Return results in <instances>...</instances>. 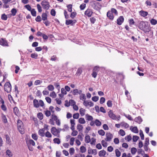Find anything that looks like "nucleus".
<instances>
[{
	"label": "nucleus",
	"mask_w": 157,
	"mask_h": 157,
	"mask_svg": "<svg viewBox=\"0 0 157 157\" xmlns=\"http://www.w3.org/2000/svg\"><path fill=\"white\" fill-rule=\"evenodd\" d=\"M98 133L100 135L103 136L105 135V132L102 129L98 130Z\"/></svg>",
	"instance_id": "41"
},
{
	"label": "nucleus",
	"mask_w": 157,
	"mask_h": 157,
	"mask_svg": "<svg viewBox=\"0 0 157 157\" xmlns=\"http://www.w3.org/2000/svg\"><path fill=\"white\" fill-rule=\"evenodd\" d=\"M130 129L131 130V131L134 133H138V130L136 127H133L132 129L130 128Z\"/></svg>",
	"instance_id": "25"
},
{
	"label": "nucleus",
	"mask_w": 157,
	"mask_h": 157,
	"mask_svg": "<svg viewBox=\"0 0 157 157\" xmlns=\"http://www.w3.org/2000/svg\"><path fill=\"white\" fill-rule=\"evenodd\" d=\"M115 152L116 156L119 157L121 156V153L118 149H116L115 150Z\"/></svg>",
	"instance_id": "30"
},
{
	"label": "nucleus",
	"mask_w": 157,
	"mask_h": 157,
	"mask_svg": "<svg viewBox=\"0 0 157 157\" xmlns=\"http://www.w3.org/2000/svg\"><path fill=\"white\" fill-rule=\"evenodd\" d=\"M68 8V11L70 12H71L72 11V5L69 4L67 6Z\"/></svg>",
	"instance_id": "37"
},
{
	"label": "nucleus",
	"mask_w": 157,
	"mask_h": 157,
	"mask_svg": "<svg viewBox=\"0 0 157 157\" xmlns=\"http://www.w3.org/2000/svg\"><path fill=\"white\" fill-rule=\"evenodd\" d=\"M140 135L141 137V139L144 140V135L142 130H140Z\"/></svg>",
	"instance_id": "46"
},
{
	"label": "nucleus",
	"mask_w": 157,
	"mask_h": 157,
	"mask_svg": "<svg viewBox=\"0 0 157 157\" xmlns=\"http://www.w3.org/2000/svg\"><path fill=\"white\" fill-rule=\"evenodd\" d=\"M58 59V58L56 57V56L55 55H54L53 56L51 57L50 60L52 61H56Z\"/></svg>",
	"instance_id": "45"
},
{
	"label": "nucleus",
	"mask_w": 157,
	"mask_h": 157,
	"mask_svg": "<svg viewBox=\"0 0 157 157\" xmlns=\"http://www.w3.org/2000/svg\"><path fill=\"white\" fill-rule=\"evenodd\" d=\"M65 23L67 25H71L72 26L73 25V21L72 20H66Z\"/></svg>",
	"instance_id": "23"
},
{
	"label": "nucleus",
	"mask_w": 157,
	"mask_h": 157,
	"mask_svg": "<svg viewBox=\"0 0 157 157\" xmlns=\"http://www.w3.org/2000/svg\"><path fill=\"white\" fill-rule=\"evenodd\" d=\"M45 136L47 137L50 138L51 137L52 135L50 133L48 132L47 131L45 134Z\"/></svg>",
	"instance_id": "54"
},
{
	"label": "nucleus",
	"mask_w": 157,
	"mask_h": 157,
	"mask_svg": "<svg viewBox=\"0 0 157 157\" xmlns=\"http://www.w3.org/2000/svg\"><path fill=\"white\" fill-rule=\"evenodd\" d=\"M98 99H99L98 97L95 96H94L92 98V100L93 101H94L96 102L98 100Z\"/></svg>",
	"instance_id": "55"
},
{
	"label": "nucleus",
	"mask_w": 157,
	"mask_h": 157,
	"mask_svg": "<svg viewBox=\"0 0 157 157\" xmlns=\"http://www.w3.org/2000/svg\"><path fill=\"white\" fill-rule=\"evenodd\" d=\"M28 142V143L29 144H30V145L31 144L33 146L35 145V142L32 139H30L29 140Z\"/></svg>",
	"instance_id": "49"
},
{
	"label": "nucleus",
	"mask_w": 157,
	"mask_h": 157,
	"mask_svg": "<svg viewBox=\"0 0 157 157\" xmlns=\"http://www.w3.org/2000/svg\"><path fill=\"white\" fill-rule=\"evenodd\" d=\"M108 115L109 117L113 120H116L117 117L113 113V111L110 110L108 112Z\"/></svg>",
	"instance_id": "9"
},
{
	"label": "nucleus",
	"mask_w": 157,
	"mask_h": 157,
	"mask_svg": "<svg viewBox=\"0 0 157 157\" xmlns=\"http://www.w3.org/2000/svg\"><path fill=\"white\" fill-rule=\"evenodd\" d=\"M5 137L6 140V143L9 145H10L11 144V141L9 135L8 134L6 135Z\"/></svg>",
	"instance_id": "14"
},
{
	"label": "nucleus",
	"mask_w": 157,
	"mask_h": 157,
	"mask_svg": "<svg viewBox=\"0 0 157 157\" xmlns=\"http://www.w3.org/2000/svg\"><path fill=\"white\" fill-rule=\"evenodd\" d=\"M33 106L34 107L38 108L39 106L40 105L38 100L36 99H35L33 101Z\"/></svg>",
	"instance_id": "12"
},
{
	"label": "nucleus",
	"mask_w": 157,
	"mask_h": 157,
	"mask_svg": "<svg viewBox=\"0 0 157 157\" xmlns=\"http://www.w3.org/2000/svg\"><path fill=\"white\" fill-rule=\"evenodd\" d=\"M2 121L3 123L6 124L8 122V121L5 115L2 114Z\"/></svg>",
	"instance_id": "20"
},
{
	"label": "nucleus",
	"mask_w": 157,
	"mask_h": 157,
	"mask_svg": "<svg viewBox=\"0 0 157 157\" xmlns=\"http://www.w3.org/2000/svg\"><path fill=\"white\" fill-rule=\"evenodd\" d=\"M53 141L55 143L59 144L60 143V139L57 138H55L53 139Z\"/></svg>",
	"instance_id": "35"
},
{
	"label": "nucleus",
	"mask_w": 157,
	"mask_h": 157,
	"mask_svg": "<svg viewBox=\"0 0 157 157\" xmlns=\"http://www.w3.org/2000/svg\"><path fill=\"white\" fill-rule=\"evenodd\" d=\"M150 22L152 25H155L157 23V21L155 19H152L150 21Z\"/></svg>",
	"instance_id": "36"
},
{
	"label": "nucleus",
	"mask_w": 157,
	"mask_h": 157,
	"mask_svg": "<svg viewBox=\"0 0 157 157\" xmlns=\"http://www.w3.org/2000/svg\"><path fill=\"white\" fill-rule=\"evenodd\" d=\"M124 21V18L122 16H120L117 20V24L121 25Z\"/></svg>",
	"instance_id": "10"
},
{
	"label": "nucleus",
	"mask_w": 157,
	"mask_h": 157,
	"mask_svg": "<svg viewBox=\"0 0 157 157\" xmlns=\"http://www.w3.org/2000/svg\"><path fill=\"white\" fill-rule=\"evenodd\" d=\"M47 88L50 91H52L54 90V88L52 85H49L47 87Z\"/></svg>",
	"instance_id": "43"
},
{
	"label": "nucleus",
	"mask_w": 157,
	"mask_h": 157,
	"mask_svg": "<svg viewBox=\"0 0 157 157\" xmlns=\"http://www.w3.org/2000/svg\"><path fill=\"white\" fill-rule=\"evenodd\" d=\"M125 139L126 140H127L128 141H129L132 140V137L131 136L129 135L125 137Z\"/></svg>",
	"instance_id": "63"
},
{
	"label": "nucleus",
	"mask_w": 157,
	"mask_h": 157,
	"mask_svg": "<svg viewBox=\"0 0 157 157\" xmlns=\"http://www.w3.org/2000/svg\"><path fill=\"white\" fill-rule=\"evenodd\" d=\"M99 70V67L97 66L95 67L93 70V71L97 73L98 72Z\"/></svg>",
	"instance_id": "51"
},
{
	"label": "nucleus",
	"mask_w": 157,
	"mask_h": 157,
	"mask_svg": "<svg viewBox=\"0 0 157 157\" xmlns=\"http://www.w3.org/2000/svg\"><path fill=\"white\" fill-rule=\"evenodd\" d=\"M26 143L29 150L30 151H33V147L29 144L28 142L27 141H26Z\"/></svg>",
	"instance_id": "42"
},
{
	"label": "nucleus",
	"mask_w": 157,
	"mask_h": 157,
	"mask_svg": "<svg viewBox=\"0 0 157 157\" xmlns=\"http://www.w3.org/2000/svg\"><path fill=\"white\" fill-rule=\"evenodd\" d=\"M142 119L141 118L140 116H139L138 117H136L134 121L139 124H140L142 121Z\"/></svg>",
	"instance_id": "16"
},
{
	"label": "nucleus",
	"mask_w": 157,
	"mask_h": 157,
	"mask_svg": "<svg viewBox=\"0 0 157 157\" xmlns=\"http://www.w3.org/2000/svg\"><path fill=\"white\" fill-rule=\"evenodd\" d=\"M6 155L9 156V157H11L12 156L13 154L9 150H7L6 151Z\"/></svg>",
	"instance_id": "52"
},
{
	"label": "nucleus",
	"mask_w": 157,
	"mask_h": 157,
	"mask_svg": "<svg viewBox=\"0 0 157 157\" xmlns=\"http://www.w3.org/2000/svg\"><path fill=\"white\" fill-rule=\"evenodd\" d=\"M78 122L79 123L82 124H85L86 121L84 118H80L78 120Z\"/></svg>",
	"instance_id": "40"
},
{
	"label": "nucleus",
	"mask_w": 157,
	"mask_h": 157,
	"mask_svg": "<svg viewBox=\"0 0 157 157\" xmlns=\"http://www.w3.org/2000/svg\"><path fill=\"white\" fill-rule=\"evenodd\" d=\"M140 15L143 17H145L147 16L148 14V13L147 12L143 11V10L140 11Z\"/></svg>",
	"instance_id": "21"
},
{
	"label": "nucleus",
	"mask_w": 157,
	"mask_h": 157,
	"mask_svg": "<svg viewBox=\"0 0 157 157\" xmlns=\"http://www.w3.org/2000/svg\"><path fill=\"white\" fill-rule=\"evenodd\" d=\"M11 15L13 16H14L17 13V10L15 8H13L11 10Z\"/></svg>",
	"instance_id": "27"
},
{
	"label": "nucleus",
	"mask_w": 157,
	"mask_h": 157,
	"mask_svg": "<svg viewBox=\"0 0 157 157\" xmlns=\"http://www.w3.org/2000/svg\"><path fill=\"white\" fill-rule=\"evenodd\" d=\"M86 119L88 121H92L93 119V117L89 115L88 114L86 115Z\"/></svg>",
	"instance_id": "28"
},
{
	"label": "nucleus",
	"mask_w": 157,
	"mask_h": 157,
	"mask_svg": "<svg viewBox=\"0 0 157 157\" xmlns=\"http://www.w3.org/2000/svg\"><path fill=\"white\" fill-rule=\"evenodd\" d=\"M85 110L83 108H81L79 109L80 113L82 116H83L85 115Z\"/></svg>",
	"instance_id": "33"
},
{
	"label": "nucleus",
	"mask_w": 157,
	"mask_h": 157,
	"mask_svg": "<svg viewBox=\"0 0 157 157\" xmlns=\"http://www.w3.org/2000/svg\"><path fill=\"white\" fill-rule=\"evenodd\" d=\"M2 105L1 106V108L4 111H6L7 108L6 106L4 105V101H2Z\"/></svg>",
	"instance_id": "24"
},
{
	"label": "nucleus",
	"mask_w": 157,
	"mask_h": 157,
	"mask_svg": "<svg viewBox=\"0 0 157 157\" xmlns=\"http://www.w3.org/2000/svg\"><path fill=\"white\" fill-rule=\"evenodd\" d=\"M38 56L37 54L32 53L31 55V57L33 58L36 59L37 57Z\"/></svg>",
	"instance_id": "64"
},
{
	"label": "nucleus",
	"mask_w": 157,
	"mask_h": 157,
	"mask_svg": "<svg viewBox=\"0 0 157 157\" xmlns=\"http://www.w3.org/2000/svg\"><path fill=\"white\" fill-rule=\"evenodd\" d=\"M107 16L111 20H113V14L109 11L107 12Z\"/></svg>",
	"instance_id": "18"
},
{
	"label": "nucleus",
	"mask_w": 157,
	"mask_h": 157,
	"mask_svg": "<svg viewBox=\"0 0 157 157\" xmlns=\"http://www.w3.org/2000/svg\"><path fill=\"white\" fill-rule=\"evenodd\" d=\"M83 128L82 126L80 124H78L77 126V129L79 131H80L82 130Z\"/></svg>",
	"instance_id": "57"
},
{
	"label": "nucleus",
	"mask_w": 157,
	"mask_h": 157,
	"mask_svg": "<svg viewBox=\"0 0 157 157\" xmlns=\"http://www.w3.org/2000/svg\"><path fill=\"white\" fill-rule=\"evenodd\" d=\"M75 152V149L73 147L70 148L69 149V153L71 155H72Z\"/></svg>",
	"instance_id": "56"
},
{
	"label": "nucleus",
	"mask_w": 157,
	"mask_h": 157,
	"mask_svg": "<svg viewBox=\"0 0 157 157\" xmlns=\"http://www.w3.org/2000/svg\"><path fill=\"white\" fill-rule=\"evenodd\" d=\"M44 131V128L40 129L38 132L39 135L41 136H44L45 135Z\"/></svg>",
	"instance_id": "15"
},
{
	"label": "nucleus",
	"mask_w": 157,
	"mask_h": 157,
	"mask_svg": "<svg viewBox=\"0 0 157 157\" xmlns=\"http://www.w3.org/2000/svg\"><path fill=\"white\" fill-rule=\"evenodd\" d=\"M37 116L39 119L40 120H42L43 118V115L41 113H38Z\"/></svg>",
	"instance_id": "32"
},
{
	"label": "nucleus",
	"mask_w": 157,
	"mask_h": 157,
	"mask_svg": "<svg viewBox=\"0 0 157 157\" xmlns=\"http://www.w3.org/2000/svg\"><path fill=\"white\" fill-rule=\"evenodd\" d=\"M131 151L132 155H134L137 151V149L136 148L133 147L131 148Z\"/></svg>",
	"instance_id": "38"
},
{
	"label": "nucleus",
	"mask_w": 157,
	"mask_h": 157,
	"mask_svg": "<svg viewBox=\"0 0 157 157\" xmlns=\"http://www.w3.org/2000/svg\"><path fill=\"white\" fill-rule=\"evenodd\" d=\"M91 6L94 10H98L100 9L101 5L99 2H98L94 3V4H92Z\"/></svg>",
	"instance_id": "6"
},
{
	"label": "nucleus",
	"mask_w": 157,
	"mask_h": 157,
	"mask_svg": "<svg viewBox=\"0 0 157 157\" xmlns=\"http://www.w3.org/2000/svg\"><path fill=\"white\" fill-rule=\"evenodd\" d=\"M85 141L86 143H89L90 141V137L89 136H86L85 137Z\"/></svg>",
	"instance_id": "29"
},
{
	"label": "nucleus",
	"mask_w": 157,
	"mask_h": 157,
	"mask_svg": "<svg viewBox=\"0 0 157 157\" xmlns=\"http://www.w3.org/2000/svg\"><path fill=\"white\" fill-rule=\"evenodd\" d=\"M13 112L15 115H17L19 113V110L17 107H15L13 108Z\"/></svg>",
	"instance_id": "22"
},
{
	"label": "nucleus",
	"mask_w": 157,
	"mask_h": 157,
	"mask_svg": "<svg viewBox=\"0 0 157 157\" xmlns=\"http://www.w3.org/2000/svg\"><path fill=\"white\" fill-rule=\"evenodd\" d=\"M76 14L77 13L75 12H72L70 15L72 19L74 18L76 16Z\"/></svg>",
	"instance_id": "48"
},
{
	"label": "nucleus",
	"mask_w": 157,
	"mask_h": 157,
	"mask_svg": "<svg viewBox=\"0 0 157 157\" xmlns=\"http://www.w3.org/2000/svg\"><path fill=\"white\" fill-rule=\"evenodd\" d=\"M106 138L105 140L107 141H110L113 138L112 135L110 132L107 133L106 134Z\"/></svg>",
	"instance_id": "7"
},
{
	"label": "nucleus",
	"mask_w": 157,
	"mask_h": 157,
	"mask_svg": "<svg viewBox=\"0 0 157 157\" xmlns=\"http://www.w3.org/2000/svg\"><path fill=\"white\" fill-rule=\"evenodd\" d=\"M107 105L108 107H112V101L111 100H108L107 102Z\"/></svg>",
	"instance_id": "53"
},
{
	"label": "nucleus",
	"mask_w": 157,
	"mask_h": 157,
	"mask_svg": "<svg viewBox=\"0 0 157 157\" xmlns=\"http://www.w3.org/2000/svg\"><path fill=\"white\" fill-rule=\"evenodd\" d=\"M31 13L33 16L35 17L36 16V12L34 9H33L31 11Z\"/></svg>",
	"instance_id": "39"
},
{
	"label": "nucleus",
	"mask_w": 157,
	"mask_h": 157,
	"mask_svg": "<svg viewBox=\"0 0 157 157\" xmlns=\"http://www.w3.org/2000/svg\"><path fill=\"white\" fill-rule=\"evenodd\" d=\"M45 13H43L42 14L41 17L42 20L43 21H46L47 20V14L46 13H48L47 11H45Z\"/></svg>",
	"instance_id": "13"
},
{
	"label": "nucleus",
	"mask_w": 157,
	"mask_h": 157,
	"mask_svg": "<svg viewBox=\"0 0 157 157\" xmlns=\"http://www.w3.org/2000/svg\"><path fill=\"white\" fill-rule=\"evenodd\" d=\"M93 12L92 10L90 9H87L85 12V14L88 17H90L92 16Z\"/></svg>",
	"instance_id": "8"
},
{
	"label": "nucleus",
	"mask_w": 157,
	"mask_h": 157,
	"mask_svg": "<svg viewBox=\"0 0 157 157\" xmlns=\"http://www.w3.org/2000/svg\"><path fill=\"white\" fill-rule=\"evenodd\" d=\"M39 104L40 106L42 107L43 108H44V102L42 100H40L39 101Z\"/></svg>",
	"instance_id": "60"
},
{
	"label": "nucleus",
	"mask_w": 157,
	"mask_h": 157,
	"mask_svg": "<svg viewBox=\"0 0 157 157\" xmlns=\"http://www.w3.org/2000/svg\"><path fill=\"white\" fill-rule=\"evenodd\" d=\"M80 151L82 153H84L86 151V148L84 146H82L80 148Z\"/></svg>",
	"instance_id": "34"
},
{
	"label": "nucleus",
	"mask_w": 157,
	"mask_h": 157,
	"mask_svg": "<svg viewBox=\"0 0 157 157\" xmlns=\"http://www.w3.org/2000/svg\"><path fill=\"white\" fill-rule=\"evenodd\" d=\"M16 0H2L3 3H9V2L13 3L15 2Z\"/></svg>",
	"instance_id": "26"
},
{
	"label": "nucleus",
	"mask_w": 157,
	"mask_h": 157,
	"mask_svg": "<svg viewBox=\"0 0 157 157\" xmlns=\"http://www.w3.org/2000/svg\"><path fill=\"white\" fill-rule=\"evenodd\" d=\"M86 7V4L83 3L81 4L80 6V8L81 10H84Z\"/></svg>",
	"instance_id": "61"
},
{
	"label": "nucleus",
	"mask_w": 157,
	"mask_h": 157,
	"mask_svg": "<svg viewBox=\"0 0 157 157\" xmlns=\"http://www.w3.org/2000/svg\"><path fill=\"white\" fill-rule=\"evenodd\" d=\"M82 67H79L76 73V75L77 76H80L82 74Z\"/></svg>",
	"instance_id": "17"
},
{
	"label": "nucleus",
	"mask_w": 157,
	"mask_h": 157,
	"mask_svg": "<svg viewBox=\"0 0 157 157\" xmlns=\"http://www.w3.org/2000/svg\"><path fill=\"white\" fill-rule=\"evenodd\" d=\"M1 18L3 20H7V17L5 13H3L2 14Z\"/></svg>",
	"instance_id": "44"
},
{
	"label": "nucleus",
	"mask_w": 157,
	"mask_h": 157,
	"mask_svg": "<svg viewBox=\"0 0 157 157\" xmlns=\"http://www.w3.org/2000/svg\"><path fill=\"white\" fill-rule=\"evenodd\" d=\"M119 133L122 136H124L125 134L124 131L122 129H120L119 131Z\"/></svg>",
	"instance_id": "59"
},
{
	"label": "nucleus",
	"mask_w": 157,
	"mask_h": 157,
	"mask_svg": "<svg viewBox=\"0 0 157 157\" xmlns=\"http://www.w3.org/2000/svg\"><path fill=\"white\" fill-rule=\"evenodd\" d=\"M80 99L81 100H85L86 99L85 95L84 94H82L80 95L79 97Z\"/></svg>",
	"instance_id": "47"
},
{
	"label": "nucleus",
	"mask_w": 157,
	"mask_h": 157,
	"mask_svg": "<svg viewBox=\"0 0 157 157\" xmlns=\"http://www.w3.org/2000/svg\"><path fill=\"white\" fill-rule=\"evenodd\" d=\"M139 138V136H134L132 138V140L134 142H136Z\"/></svg>",
	"instance_id": "50"
},
{
	"label": "nucleus",
	"mask_w": 157,
	"mask_h": 157,
	"mask_svg": "<svg viewBox=\"0 0 157 157\" xmlns=\"http://www.w3.org/2000/svg\"><path fill=\"white\" fill-rule=\"evenodd\" d=\"M51 132L53 135L58 137H59L60 136L59 133L60 132L59 130L57 129L55 127H53L52 128Z\"/></svg>",
	"instance_id": "5"
},
{
	"label": "nucleus",
	"mask_w": 157,
	"mask_h": 157,
	"mask_svg": "<svg viewBox=\"0 0 157 157\" xmlns=\"http://www.w3.org/2000/svg\"><path fill=\"white\" fill-rule=\"evenodd\" d=\"M41 4L44 9L48 10L49 9L50 5L49 2L46 0H43L41 3Z\"/></svg>",
	"instance_id": "4"
},
{
	"label": "nucleus",
	"mask_w": 157,
	"mask_h": 157,
	"mask_svg": "<svg viewBox=\"0 0 157 157\" xmlns=\"http://www.w3.org/2000/svg\"><path fill=\"white\" fill-rule=\"evenodd\" d=\"M4 89L5 91L9 93L11 90V85L10 82H6L4 86Z\"/></svg>",
	"instance_id": "3"
},
{
	"label": "nucleus",
	"mask_w": 157,
	"mask_h": 157,
	"mask_svg": "<svg viewBox=\"0 0 157 157\" xmlns=\"http://www.w3.org/2000/svg\"><path fill=\"white\" fill-rule=\"evenodd\" d=\"M17 125L18 129L21 134L24 133V127L23 123L20 119H18L17 121Z\"/></svg>",
	"instance_id": "2"
},
{
	"label": "nucleus",
	"mask_w": 157,
	"mask_h": 157,
	"mask_svg": "<svg viewBox=\"0 0 157 157\" xmlns=\"http://www.w3.org/2000/svg\"><path fill=\"white\" fill-rule=\"evenodd\" d=\"M139 28L141 30H143L145 33L148 32L151 30V28L149 26L147 22L145 23L143 21H141L140 23Z\"/></svg>",
	"instance_id": "1"
},
{
	"label": "nucleus",
	"mask_w": 157,
	"mask_h": 157,
	"mask_svg": "<svg viewBox=\"0 0 157 157\" xmlns=\"http://www.w3.org/2000/svg\"><path fill=\"white\" fill-rule=\"evenodd\" d=\"M54 85L55 86L56 88L58 89L59 90L60 89V86L58 83L55 82L54 83Z\"/></svg>",
	"instance_id": "58"
},
{
	"label": "nucleus",
	"mask_w": 157,
	"mask_h": 157,
	"mask_svg": "<svg viewBox=\"0 0 157 157\" xmlns=\"http://www.w3.org/2000/svg\"><path fill=\"white\" fill-rule=\"evenodd\" d=\"M101 144L103 147H106L107 146V143L104 140L101 141Z\"/></svg>",
	"instance_id": "62"
},
{
	"label": "nucleus",
	"mask_w": 157,
	"mask_h": 157,
	"mask_svg": "<svg viewBox=\"0 0 157 157\" xmlns=\"http://www.w3.org/2000/svg\"><path fill=\"white\" fill-rule=\"evenodd\" d=\"M95 124L97 126H99L101 125V123L99 120L96 119L94 121Z\"/></svg>",
	"instance_id": "31"
},
{
	"label": "nucleus",
	"mask_w": 157,
	"mask_h": 157,
	"mask_svg": "<svg viewBox=\"0 0 157 157\" xmlns=\"http://www.w3.org/2000/svg\"><path fill=\"white\" fill-rule=\"evenodd\" d=\"M106 153V151L104 150H103L99 152L98 155L100 157L104 156L105 155Z\"/></svg>",
	"instance_id": "19"
},
{
	"label": "nucleus",
	"mask_w": 157,
	"mask_h": 157,
	"mask_svg": "<svg viewBox=\"0 0 157 157\" xmlns=\"http://www.w3.org/2000/svg\"><path fill=\"white\" fill-rule=\"evenodd\" d=\"M0 44L3 46H8V44L6 40L3 38L0 40Z\"/></svg>",
	"instance_id": "11"
}]
</instances>
